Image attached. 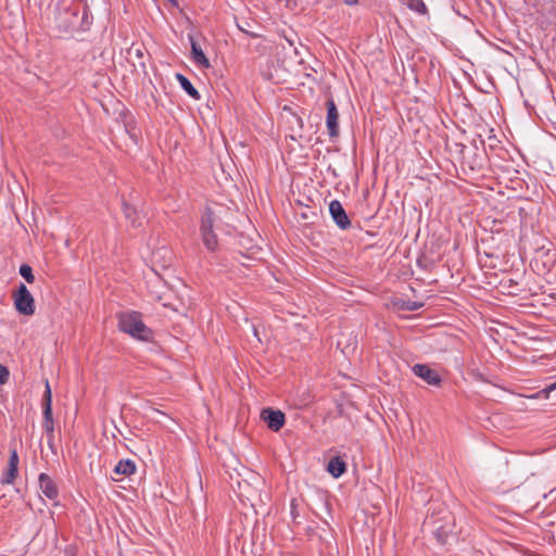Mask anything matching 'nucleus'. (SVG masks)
<instances>
[{"label": "nucleus", "instance_id": "f257e3e1", "mask_svg": "<svg viewBox=\"0 0 556 556\" xmlns=\"http://www.w3.org/2000/svg\"><path fill=\"white\" fill-rule=\"evenodd\" d=\"M53 23L61 33L85 31L92 24L87 0H53Z\"/></svg>", "mask_w": 556, "mask_h": 556}, {"label": "nucleus", "instance_id": "f03ea898", "mask_svg": "<svg viewBox=\"0 0 556 556\" xmlns=\"http://www.w3.org/2000/svg\"><path fill=\"white\" fill-rule=\"evenodd\" d=\"M220 211L222 207L218 205H207L201 213L200 236L203 245L210 252H215L218 248V239L215 230L218 228V224L220 220Z\"/></svg>", "mask_w": 556, "mask_h": 556}, {"label": "nucleus", "instance_id": "7ed1b4c3", "mask_svg": "<svg viewBox=\"0 0 556 556\" xmlns=\"http://www.w3.org/2000/svg\"><path fill=\"white\" fill-rule=\"evenodd\" d=\"M118 328L138 340L148 341L151 337V330L142 321L138 312H125L118 315Z\"/></svg>", "mask_w": 556, "mask_h": 556}, {"label": "nucleus", "instance_id": "20e7f679", "mask_svg": "<svg viewBox=\"0 0 556 556\" xmlns=\"http://www.w3.org/2000/svg\"><path fill=\"white\" fill-rule=\"evenodd\" d=\"M15 309L25 316H30L35 313V300L24 283H20L16 291L13 293Z\"/></svg>", "mask_w": 556, "mask_h": 556}, {"label": "nucleus", "instance_id": "39448f33", "mask_svg": "<svg viewBox=\"0 0 556 556\" xmlns=\"http://www.w3.org/2000/svg\"><path fill=\"white\" fill-rule=\"evenodd\" d=\"M329 212L333 222L340 229L345 230L351 227V220L342 204L338 200L330 202Z\"/></svg>", "mask_w": 556, "mask_h": 556}, {"label": "nucleus", "instance_id": "423d86ee", "mask_svg": "<svg viewBox=\"0 0 556 556\" xmlns=\"http://www.w3.org/2000/svg\"><path fill=\"white\" fill-rule=\"evenodd\" d=\"M414 375L422 379L430 386H439L441 382L440 375L428 365L425 364H416L412 368Z\"/></svg>", "mask_w": 556, "mask_h": 556}, {"label": "nucleus", "instance_id": "0eeeda50", "mask_svg": "<svg viewBox=\"0 0 556 556\" xmlns=\"http://www.w3.org/2000/svg\"><path fill=\"white\" fill-rule=\"evenodd\" d=\"M339 113L336 103L332 99L327 101V117L326 125L328 132L331 137H336L339 134Z\"/></svg>", "mask_w": 556, "mask_h": 556}, {"label": "nucleus", "instance_id": "6e6552de", "mask_svg": "<svg viewBox=\"0 0 556 556\" xmlns=\"http://www.w3.org/2000/svg\"><path fill=\"white\" fill-rule=\"evenodd\" d=\"M190 46H191V60L192 62L201 68H208L211 67V62L206 58L205 53L203 52L201 46L195 41L192 35H188Z\"/></svg>", "mask_w": 556, "mask_h": 556}, {"label": "nucleus", "instance_id": "1a4fd4ad", "mask_svg": "<svg viewBox=\"0 0 556 556\" xmlns=\"http://www.w3.org/2000/svg\"><path fill=\"white\" fill-rule=\"evenodd\" d=\"M40 490L45 496L50 500H55L59 495L58 489L53 480L47 473L39 476Z\"/></svg>", "mask_w": 556, "mask_h": 556}, {"label": "nucleus", "instance_id": "9d476101", "mask_svg": "<svg viewBox=\"0 0 556 556\" xmlns=\"http://www.w3.org/2000/svg\"><path fill=\"white\" fill-rule=\"evenodd\" d=\"M327 470L333 478H339L346 471V464L340 456H334L330 458Z\"/></svg>", "mask_w": 556, "mask_h": 556}, {"label": "nucleus", "instance_id": "9b49d317", "mask_svg": "<svg viewBox=\"0 0 556 556\" xmlns=\"http://www.w3.org/2000/svg\"><path fill=\"white\" fill-rule=\"evenodd\" d=\"M176 78L180 85V87L182 88V90L189 94L191 98L195 99V100H199L200 99V93L199 91L193 87V85L191 84V81L182 74H176Z\"/></svg>", "mask_w": 556, "mask_h": 556}, {"label": "nucleus", "instance_id": "f8f14e48", "mask_svg": "<svg viewBox=\"0 0 556 556\" xmlns=\"http://www.w3.org/2000/svg\"><path fill=\"white\" fill-rule=\"evenodd\" d=\"M152 260L153 262H162V267L165 268L172 262V252L167 248L162 247L153 252Z\"/></svg>", "mask_w": 556, "mask_h": 556}, {"label": "nucleus", "instance_id": "ddd939ff", "mask_svg": "<svg viewBox=\"0 0 556 556\" xmlns=\"http://www.w3.org/2000/svg\"><path fill=\"white\" fill-rule=\"evenodd\" d=\"M117 475L130 476L136 471V464L130 459H122L115 466Z\"/></svg>", "mask_w": 556, "mask_h": 556}, {"label": "nucleus", "instance_id": "4468645a", "mask_svg": "<svg viewBox=\"0 0 556 556\" xmlns=\"http://www.w3.org/2000/svg\"><path fill=\"white\" fill-rule=\"evenodd\" d=\"M51 389L49 386V382H46V390L43 394V402H42V414L43 417H51L52 409H51Z\"/></svg>", "mask_w": 556, "mask_h": 556}, {"label": "nucleus", "instance_id": "2eb2a0df", "mask_svg": "<svg viewBox=\"0 0 556 556\" xmlns=\"http://www.w3.org/2000/svg\"><path fill=\"white\" fill-rule=\"evenodd\" d=\"M17 471H18V467L17 466H13V465L8 464V469H7V471L3 473L2 478H1V483L2 484H10V483H12L13 480L15 479V477L17 476Z\"/></svg>", "mask_w": 556, "mask_h": 556}, {"label": "nucleus", "instance_id": "dca6fc26", "mask_svg": "<svg viewBox=\"0 0 556 556\" xmlns=\"http://www.w3.org/2000/svg\"><path fill=\"white\" fill-rule=\"evenodd\" d=\"M452 531L447 529L445 526H440L434 531V536L438 542L441 544H445L451 535Z\"/></svg>", "mask_w": 556, "mask_h": 556}, {"label": "nucleus", "instance_id": "f3484780", "mask_svg": "<svg viewBox=\"0 0 556 556\" xmlns=\"http://www.w3.org/2000/svg\"><path fill=\"white\" fill-rule=\"evenodd\" d=\"M42 428L46 431L48 444L51 445L54 440V419H45Z\"/></svg>", "mask_w": 556, "mask_h": 556}, {"label": "nucleus", "instance_id": "a211bd4d", "mask_svg": "<svg viewBox=\"0 0 556 556\" xmlns=\"http://www.w3.org/2000/svg\"><path fill=\"white\" fill-rule=\"evenodd\" d=\"M124 214H125V217L130 220V223L132 224V226L135 227H139L141 226V223H137L135 216L137 215V211L135 207L128 205V204H124Z\"/></svg>", "mask_w": 556, "mask_h": 556}, {"label": "nucleus", "instance_id": "6ab92c4d", "mask_svg": "<svg viewBox=\"0 0 556 556\" xmlns=\"http://www.w3.org/2000/svg\"><path fill=\"white\" fill-rule=\"evenodd\" d=\"M18 273L28 283L34 282L35 276H34L33 269L29 265H27V264L21 265Z\"/></svg>", "mask_w": 556, "mask_h": 556}, {"label": "nucleus", "instance_id": "aec40b11", "mask_svg": "<svg viewBox=\"0 0 556 556\" xmlns=\"http://www.w3.org/2000/svg\"><path fill=\"white\" fill-rule=\"evenodd\" d=\"M408 8L418 14L427 13V7L424 0H408Z\"/></svg>", "mask_w": 556, "mask_h": 556}, {"label": "nucleus", "instance_id": "412c9836", "mask_svg": "<svg viewBox=\"0 0 556 556\" xmlns=\"http://www.w3.org/2000/svg\"><path fill=\"white\" fill-rule=\"evenodd\" d=\"M556 390V381L548 387L544 388L543 390L530 395V399H548L549 393L552 391Z\"/></svg>", "mask_w": 556, "mask_h": 556}, {"label": "nucleus", "instance_id": "4be33fe9", "mask_svg": "<svg viewBox=\"0 0 556 556\" xmlns=\"http://www.w3.org/2000/svg\"><path fill=\"white\" fill-rule=\"evenodd\" d=\"M258 417H285V413L280 409H274L271 407H264L261 409Z\"/></svg>", "mask_w": 556, "mask_h": 556}, {"label": "nucleus", "instance_id": "5701e85b", "mask_svg": "<svg viewBox=\"0 0 556 556\" xmlns=\"http://www.w3.org/2000/svg\"><path fill=\"white\" fill-rule=\"evenodd\" d=\"M266 421L268 429L279 431L286 424V419H263Z\"/></svg>", "mask_w": 556, "mask_h": 556}, {"label": "nucleus", "instance_id": "b1692460", "mask_svg": "<svg viewBox=\"0 0 556 556\" xmlns=\"http://www.w3.org/2000/svg\"><path fill=\"white\" fill-rule=\"evenodd\" d=\"M9 377H10L9 369L5 366L0 364V384H4L9 380Z\"/></svg>", "mask_w": 556, "mask_h": 556}, {"label": "nucleus", "instance_id": "393cba45", "mask_svg": "<svg viewBox=\"0 0 556 556\" xmlns=\"http://www.w3.org/2000/svg\"><path fill=\"white\" fill-rule=\"evenodd\" d=\"M9 464L13 466H18V455L15 448L10 451Z\"/></svg>", "mask_w": 556, "mask_h": 556}, {"label": "nucleus", "instance_id": "a878e982", "mask_svg": "<svg viewBox=\"0 0 556 556\" xmlns=\"http://www.w3.org/2000/svg\"><path fill=\"white\" fill-rule=\"evenodd\" d=\"M291 516L293 518V520L295 521L296 518L299 517V513L296 511L295 509V504H294V501H292L291 503Z\"/></svg>", "mask_w": 556, "mask_h": 556}, {"label": "nucleus", "instance_id": "bb28decb", "mask_svg": "<svg viewBox=\"0 0 556 556\" xmlns=\"http://www.w3.org/2000/svg\"><path fill=\"white\" fill-rule=\"evenodd\" d=\"M420 306H421V304L413 303V304L409 306V309H412V311H414V309H418Z\"/></svg>", "mask_w": 556, "mask_h": 556}, {"label": "nucleus", "instance_id": "cd10ccee", "mask_svg": "<svg viewBox=\"0 0 556 556\" xmlns=\"http://www.w3.org/2000/svg\"><path fill=\"white\" fill-rule=\"evenodd\" d=\"M344 2L349 5L355 4L357 0H344Z\"/></svg>", "mask_w": 556, "mask_h": 556}]
</instances>
